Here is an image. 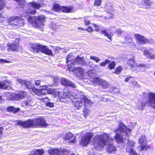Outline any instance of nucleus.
Wrapping results in <instances>:
<instances>
[{
  "instance_id": "4c0bfd02",
  "label": "nucleus",
  "mask_w": 155,
  "mask_h": 155,
  "mask_svg": "<svg viewBox=\"0 0 155 155\" xmlns=\"http://www.w3.org/2000/svg\"><path fill=\"white\" fill-rule=\"evenodd\" d=\"M75 64L74 62L68 64L67 67L68 70L70 71L74 72L75 70V68L74 67V66Z\"/></svg>"
},
{
  "instance_id": "e433bc0d",
  "label": "nucleus",
  "mask_w": 155,
  "mask_h": 155,
  "mask_svg": "<svg viewBox=\"0 0 155 155\" xmlns=\"http://www.w3.org/2000/svg\"><path fill=\"white\" fill-rule=\"evenodd\" d=\"M13 1L18 2V5L20 7L23 8L26 4L25 0H13Z\"/></svg>"
},
{
  "instance_id": "13d9d810",
  "label": "nucleus",
  "mask_w": 155,
  "mask_h": 155,
  "mask_svg": "<svg viewBox=\"0 0 155 155\" xmlns=\"http://www.w3.org/2000/svg\"><path fill=\"white\" fill-rule=\"evenodd\" d=\"M84 21V25L86 26H87L90 24L91 21L89 20L85 19Z\"/></svg>"
},
{
  "instance_id": "f03ea898",
  "label": "nucleus",
  "mask_w": 155,
  "mask_h": 155,
  "mask_svg": "<svg viewBox=\"0 0 155 155\" xmlns=\"http://www.w3.org/2000/svg\"><path fill=\"white\" fill-rule=\"evenodd\" d=\"M106 140L113 141V139L110 138L108 134L105 133L96 135L93 139V144L95 148L97 149L103 148L106 145Z\"/></svg>"
},
{
  "instance_id": "7ed1b4c3",
  "label": "nucleus",
  "mask_w": 155,
  "mask_h": 155,
  "mask_svg": "<svg viewBox=\"0 0 155 155\" xmlns=\"http://www.w3.org/2000/svg\"><path fill=\"white\" fill-rule=\"evenodd\" d=\"M30 48L34 52L38 53L40 52L48 55H53L51 50L45 45H41L38 43H35L31 44Z\"/></svg>"
},
{
  "instance_id": "39448f33",
  "label": "nucleus",
  "mask_w": 155,
  "mask_h": 155,
  "mask_svg": "<svg viewBox=\"0 0 155 155\" xmlns=\"http://www.w3.org/2000/svg\"><path fill=\"white\" fill-rule=\"evenodd\" d=\"M41 6L40 3H38L35 1L30 2L28 4L27 9L25 12L26 15H35L37 13L36 9H40Z\"/></svg>"
},
{
  "instance_id": "c03bdc74",
  "label": "nucleus",
  "mask_w": 155,
  "mask_h": 155,
  "mask_svg": "<svg viewBox=\"0 0 155 155\" xmlns=\"http://www.w3.org/2000/svg\"><path fill=\"white\" fill-rule=\"evenodd\" d=\"M78 71V72L80 74H82L84 73V70L82 68L80 67H76L75 68V70L74 72Z\"/></svg>"
},
{
  "instance_id": "a878e982",
  "label": "nucleus",
  "mask_w": 155,
  "mask_h": 155,
  "mask_svg": "<svg viewBox=\"0 0 155 155\" xmlns=\"http://www.w3.org/2000/svg\"><path fill=\"white\" fill-rule=\"evenodd\" d=\"M134 58V56L132 58L128 60L127 63V64L128 66L132 68H133L134 67L136 66Z\"/></svg>"
},
{
  "instance_id": "a18cd8bd",
  "label": "nucleus",
  "mask_w": 155,
  "mask_h": 155,
  "mask_svg": "<svg viewBox=\"0 0 155 155\" xmlns=\"http://www.w3.org/2000/svg\"><path fill=\"white\" fill-rule=\"evenodd\" d=\"M122 68L120 66H118L115 69L114 73H115L117 74H119L121 71H122Z\"/></svg>"
},
{
  "instance_id": "5fc2aeb1",
  "label": "nucleus",
  "mask_w": 155,
  "mask_h": 155,
  "mask_svg": "<svg viewBox=\"0 0 155 155\" xmlns=\"http://www.w3.org/2000/svg\"><path fill=\"white\" fill-rule=\"evenodd\" d=\"M53 81L54 83H58L59 81V78L58 76H54L52 77Z\"/></svg>"
},
{
  "instance_id": "393cba45",
  "label": "nucleus",
  "mask_w": 155,
  "mask_h": 155,
  "mask_svg": "<svg viewBox=\"0 0 155 155\" xmlns=\"http://www.w3.org/2000/svg\"><path fill=\"white\" fill-rule=\"evenodd\" d=\"M143 55L147 58L151 59H155V55L151 54L150 52L148 50H145L143 51Z\"/></svg>"
},
{
  "instance_id": "09e8293b",
  "label": "nucleus",
  "mask_w": 155,
  "mask_h": 155,
  "mask_svg": "<svg viewBox=\"0 0 155 155\" xmlns=\"http://www.w3.org/2000/svg\"><path fill=\"white\" fill-rule=\"evenodd\" d=\"M102 3V0H95L94 2V5L97 7L100 6Z\"/></svg>"
},
{
  "instance_id": "7c9ffc66",
  "label": "nucleus",
  "mask_w": 155,
  "mask_h": 155,
  "mask_svg": "<svg viewBox=\"0 0 155 155\" xmlns=\"http://www.w3.org/2000/svg\"><path fill=\"white\" fill-rule=\"evenodd\" d=\"M61 12L65 13H68L71 12L72 9V6H62Z\"/></svg>"
},
{
  "instance_id": "052dcab7",
  "label": "nucleus",
  "mask_w": 155,
  "mask_h": 155,
  "mask_svg": "<svg viewBox=\"0 0 155 155\" xmlns=\"http://www.w3.org/2000/svg\"><path fill=\"white\" fill-rule=\"evenodd\" d=\"M130 83L131 84L134 86H136L138 84L137 82L135 81L130 82Z\"/></svg>"
},
{
  "instance_id": "a211bd4d",
  "label": "nucleus",
  "mask_w": 155,
  "mask_h": 155,
  "mask_svg": "<svg viewBox=\"0 0 155 155\" xmlns=\"http://www.w3.org/2000/svg\"><path fill=\"white\" fill-rule=\"evenodd\" d=\"M117 150L116 147L113 144L110 143L109 144L107 147V151L109 154L114 153Z\"/></svg>"
},
{
  "instance_id": "864d4df0",
  "label": "nucleus",
  "mask_w": 155,
  "mask_h": 155,
  "mask_svg": "<svg viewBox=\"0 0 155 155\" xmlns=\"http://www.w3.org/2000/svg\"><path fill=\"white\" fill-rule=\"evenodd\" d=\"M85 31L88 32L89 33H91L93 31V30L92 27L91 26H88L86 29Z\"/></svg>"
},
{
  "instance_id": "680f3d73",
  "label": "nucleus",
  "mask_w": 155,
  "mask_h": 155,
  "mask_svg": "<svg viewBox=\"0 0 155 155\" xmlns=\"http://www.w3.org/2000/svg\"><path fill=\"white\" fill-rule=\"evenodd\" d=\"M70 56L69 55H68V57L66 58V63H68L69 61H70L72 60V59L70 58Z\"/></svg>"
},
{
  "instance_id": "f8f14e48",
  "label": "nucleus",
  "mask_w": 155,
  "mask_h": 155,
  "mask_svg": "<svg viewBox=\"0 0 155 155\" xmlns=\"http://www.w3.org/2000/svg\"><path fill=\"white\" fill-rule=\"evenodd\" d=\"M65 140H68L69 143H74L76 141V137L70 132L67 133L64 138Z\"/></svg>"
},
{
  "instance_id": "3c124183",
  "label": "nucleus",
  "mask_w": 155,
  "mask_h": 155,
  "mask_svg": "<svg viewBox=\"0 0 155 155\" xmlns=\"http://www.w3.org/2000/svg\"><path fill=\"white\" fill-rule=\"evenodd\" d=\"M123 31L120 28L117 29L116 30V33L118 36H119L122 35Z\"/></svg>"
},
{
  "instance_id": "79ce46f5",
  "label": "nucleus",
  "mask_w": 155,
  "mask_h": 155,
  "mask_svg": "<svg viewBox=\"0 0 155 155\" xmlns=\"http://www.w3.org/2000/svg\"><path fill=\"white\" fill-rule=\"evenodd\" d=\"M125 128L126 126L124 125H120L119 126L118 130L120 133H124L125 132Z\"/></svg>"
},
{
  "instance_id": "603ef678",
  "label": "nucleus",
  "mask_w": 155,
  "mask_h": 155,
  "mask_svg": "<svg viewBox=\"0 0 155 155\" xmlns=\"http://www.w3.org/2000/svg\"><path fill=\"white\" fill-rule=\"evenodd\" d=\"M92 25L94 26V27L95 28L94 31L97 32H99L100 31V28L97 25L95 24H94Z\"/></svg>"
},
{
  "instance_id": "69168bd1",
  "label": "nucleus",
  "mask_w": 155,
  "mask_h": 155,
  "mask_svg": "<svg viewBox=\"0 0 155 155\" xmlns=\"http://www.w3.org/2000/svg\"><path fill=\"white\" fill-rule=\"evenodd\" d=\"M3 127H0V138L1 137L3 134Z\"/></svg>"
},
{
  "instance_id": "f704fd0d",
  "label": "nucleus",
  "mask_w": 155,
  "mask_h": 155,
  "mask_svg": "<svg viewBox=\"0 0 155 155\" xmlns=\"http://www.w3.org/2000/svg\"><path fill=\"white\" fill-rule=\"evenodd\" d=\"M62 6H61L58 4H55L53 5L52 9L55 12H60L61 11Z\"/></svg>"
},
{
  "instance_id": "aec40b11",
  "label": "nucleus",
  "mask_w": 155,
  "mask_h": 155,
  "mask_svg": "<svg viewBox=\"0 0 155 155\" xmlns=\"http://www.w3.org/2000/svg\"><path fill=\"white\" fill-rule=\"evenodd\" d=\"M81 99L82 101V103L84 102V105L85 107H88L89 106H91L93 104L92 102L84 96H83L81 97Z\"/></svg>"
},
{
  "instance_id": "58836bf2",
  "label": "nucleus",
  "mask_w": 155,
  "mask_h": 155,
  "mask_svg": "<svg viewBox=\"0 0 155 155\" xmlns=\"http://www.w3.org/2000/svg\"><path fill=\"white\" fill-rule=\"evenodd\" d=\"M59 155H68L69 153V151L65 149H59Z\"/></svg>"
},
{
  "instance_id": "72a5a7b5",
  "label": "nucleus",
  "mask_w": 155,
  "mask_h": 155,
  "mask_svg": "<svg viewBox=\"0 0 155 155\" xmlns=\"http://www.w3.org/2000/svg\"><path fill=\"white\" fill-rule=\"evenodd\" d=\"M16 21L17 22H18V21H21V20L20 19V17L18 16H12L10 17L8 20V22L10 23H12V22L14 21Z\"/></svg>"
},
{
  "instance_id": "0e129e2a",
  "label": "nucleus",
  "mask_w": 155,
  "mask_h": 155,
  "mask_svg": "<svg viewBox=\"0 0 155 155\" xmlns=\"http://www.w3.org/2000/svg\"><path fill=\"white\" fill-rule=\"evenodd\" d=\"M20 19L21 20V21H18V22H17L18 23V24H17V25H18V26H21L22 25H23L24 23L23 22V21L22 20L21 18H20Z\"/></svg>"
},
{
  "instance_id": "4468645a",
  "label": "nucleus",
  "mask_w": 155,
  "mask_h": 155,
  "mask_svg": "<svg viewBox=\"0 0 155 155\" xmlns=\"http://www.w3.org/2000/svg\"><path fill=\"white\" fill-rule=\"evenodd\" d=\"M18 82L21 85H24L29 90L32 88L34 85L29 81H28L19 79H18Z\"/></svg>"
},
{
  "instance_id": "8fccbe9b",
  "label": "nucleus",
  "mask_w": 155,
  "mask_h": 155,
  "mask_svg": "<svg viewBox=\"0 0 155 155\" xmlns=\"http://www.w3.org/2000/svg\"><path fill=\"white\" fill-rule=\"evenodd\" d=\"M90 58L91 59L95 61L96 62H98L100 60V59L98 58V57L94 56H90Z\"/></svg>"
},
{
  "instance_id": "20e7f679",
  "label": "nucleus",
  "mask_w": 155,
  "mask_h": 155,
  "mask_svg": "<svg viewBox=\"0 0 155 155\" xmlns=\"http://www.w3.org/2000/svg\"><path fill=\"white\" fill-rule=\"evenodd\" d=\"M45 16L42 15L38 16H29L27 19L28 23L35 28H39L44 25V22L45 21Z\"/></svg>"
},
{
  "instance_id": "de8ad7c7",
  "label": "nucleus",
  "mask_w": 155,
  "mask_h": 155,
  "mask_svg": "<svg viewBox=\"0 0 155 155\" xmlns=\"http://www.w3.org/2000/svg\"><path fill=\"white\" fill-rule=\"evenodd\" d=\"M31 89L33 92L37 94H38L40 93V89H38L36 88L34 85L33 86V87Z\"/></svg>"
},
{
  "instance_id": "6ab92c4d",
  "label": "nucleus",
  "mask_w": 155,
  "mask_h": 155,
  "mask_svg": "<svg viewBox=\"0 0 155 155\" xmlns=\"http://www.w3.org/2000/svg\"><path fill=\"white\" fill-rule=\"evenodd\" d=\"M114 138L116 142L118 144H121L124 141L123 135L118 133L115 134L114 137Z\"/></svg>"
},
{
  "instance_id": "49530a36",
  "label": "nucleus",
  "mask_w": 155,
  "mask_h": 155,
  "mask_svg": "<svg viewBox=\"0 0 155 155\" xmlns=\"http://www.w3.org/2000/svg\"><path fill=\"white\" fill-rule=\"evenodd\" d=\"M141 145L140 151H142L144 150H147L148 148H150V147L149 145H147L146 144L143 145L142 144L140 145Z\"/></svg>"
},
{
  "instance_id": "774afa93",
  "label": "nucleus",
  "mask_w": 155,
  "mask_h": 155,
  "mask_svg": "<svg viewBox=\"0 0 155 155\" xmlns=\"http://www.w3.org/2000/svg\"><path fill=\"white\" fill-rule=\"evenodd\" d=\"M78 29L80 31H85V29L82 27H79L78 28Z\"/></svg>"
},
{
  "instance_id": "1a4fd4ad",
  "label": "nucleus",
  "mask_w": 155,
  "mask_h": 155,
  "mask_svg": "<svg viewBox=\"0 0 155 155\" xmlns=\"http://www.w3.org/2000/svg\"><path fill=\"white\" fill-rule=\"evenodd\" d=\"M108 63L107 68L110 70H112L114 69L116 65V64L115 61H110L108 59H106L104 61L100 63L99 65L101 66L104 67Z\"/></svg>"
},
{
  "instance_id": "2f4dec72",
  "label": "nucleus",
  "mask_w": 155,
  "mask_h": 155,
  "mask_svg": "<svg viewBox=\"0 0 155 155\" xmlns=\"http://www.w3.org/2000/svg\"><path fill=\"white\" fill-rule=\"evenodd\" d=\"M22 104L24 107H26L28 106H32L34 105L33 101L30 99L24 101L22 102Z\"/></svg>"
},
{
  "instance_id": "473e14b6",
  "label": "nucleus",
  "mask_w": 155,
  "mask_h": 155,
  "mask_svg": "<svg viewBox=\"0 0 155 155\" xmlns=\"http://www.w3.org/2000/svg\"><path fill=\"white\" fill-rule=\"evenodd\" d=\"M146 142V137L144 134H142L139 137L138 142L140 145L142 144L144 142Z\"/></svg>"
},
{
  "instance_id": "6e6d98bb",
  "label": "nucleus",
  "mask_w": 155,
  "mask_h": 155,
  "mask_svg": "<svg viewBox=\"0 0 155 155\" xmlns=\"http://www.w3.org/2000/svg\"><path fill=\"white\" fill-rule=\"evenodd\" d=\"M83 112L84 117H86L89 114V110L85 108L83 110Z\"/></svg>"
},
{
  "instance_id": "dca6fc26",
  "label": "nucleus",
  "mask_w": 155,
  "mask_h": 155,
  "mask_svg": "<svg viewBox=\"0 0 155 155\" xmlns=\"http://www.w3.org/2000/svg\"><path fill=\"white\" fill-rule=\"evenodd\" d=\"M40 93L44 95L50 94L51 88L48 87V86L43 85L40 87Z\"/></svg>"
},
{
  "instance_id": "c85d7f7f",
  "label": "nucleus",
  "mask_w": 155,
  "mask_h": 155,
  "mask_svg": "<svg viewBox=\"0 0 155 155\" xmlns=\"http://www.w3.org/2000/svg\"><path fill=\"white\" fill-rule=\"evenodd\" d=\"M58 149L50 148L48 150V153L50 155H59V150Z\"/></svg>"
},
{
  "instance_id": "a19ab883",
  "label": "nucleus",
  "mask_w": 155,
  "mask_h": 155,
  "mask_svg": "<svg viewBox=\"0 0 155 155\" xmlns=\"http://www.w3.org/2000/svg\"><path fill=\"white\" fill-rule=\"evenodd\" d=\"M5 5V0H0V12L4 9Z\"/></svg>"
},
{
  "instance_id": "4be33fe9",
  "label": "nucleus",
  "mask_w": 155,
  "mask_h": 155,
  "mask_svg": "<svg viewBox=\"0 0 155 155\" xmlns=\"http://www.w3.org/2000/svg\"><path fill=\"white\" fill-rule=\"evenodd\" d=\"M50 91V94H51L54 97H58L59 98V97H60V92L59 91L58 89L51 88Z\"/></svg>"
},
{
  "instance_id": "423d86ee",
  "label": "nucleus",
  "mask_w": 155,
  "mask_h": 155,
  "mask_svg": "<svg viewBox=\"0 0 155 155\" xmlns=\"http://www.w3.org/2000/svg\"><path fill=\"white\" fill-rule=\"evenodd\" d=\"M93 136V134L91 132L86 133L82 136L80 145L83 147H86L90 143L91 140Z\"/></svg>"
},
{
  "instance_id": "bb28decb",
  "label": "nucleus",
  "mask_w": 155,
  "mask_h": 155,
  "mask_svg": "<svg viewBox=\"0 0 155 155\" xmlns=\"http://www.w3.org/2000/svg\"><path fill=\"white\" fill-rule=\"evenodd\" d=\"M20 110V109L19 108H15L12 106H9L7 108V110L8 112L14 114L18 113Z\"/></svg>"
},
{
  "instance_id": "ea45409f",
  "label": "nucleus",
  "mask_w": 155,
  "mask_h": 155,
  "mask_svg": "<svg viewBox=\"0 0 155 155\" xmlns=\"http://www.w3.org/2000/svg\"><path fill=\"white\" fill-rule=\"evenodd\" d=\"M124 41L127 44L132 43L133 41V39L130 36H127L125 37Z\"/></svg>"
},
{
  "instance_id": "c756f323",
  "label": "nucleus",
  "mask_w": 155,
  "mask_h": 155,
  "mask_svg": "<svg viewBox=\"0 0 155 155\" xmlns=\"http://www.w3.org/2000/svg\"><path fill=\"white\" fill-rule=\"evenodd\" d=\"M141 4L145 8H147V6H149L150 8V6L153 3L150 0H142Z\"/></svg>"
},
{
  "instance_id": "e2e57ef3",
  "label": "nucleus",
  "mask_w": 155,
  "mask_h": 155,
  "mask_svg": "<svg viewBox=\"0 0 155 155\" xmlns=\"http://www.w3.org/2000/svg\"><path fill=\"white\" fill-rule=\"evenodd\" d=\"M133 78V77L131 76L125 78V79H124V81L125 82H127L129 81L130 79L132 78ZM133 78H134V77H133Z\"/></svg>"
},
{
  "instance_id": "9d476101",
  "label": "nucleus",
  "mask_w": 155,
  "mask_h": 155,
  "mask_svg": "<svg viewBox=\"0 0 155 155\" xmlns=\"http://www.w3.org/2000/svg\"><path fill=\"white\" fill-rule=\"evenodd\" d=\"M147 103L153 109H155V93L150 92L148 94Z\"/></svg>"
},
{
  "instance_id": "cd10ccee",
  "label": "nucleus",
  "mask_w": 155,
  "mask_h": 155,
  "mask_svg": "<svg viewBox=\"0 0 155 155\" xmlns=\"http://www.w3.org/2000/svg\"><path fill=\"white\" fill-rule=\"evenodd\" d=\"M83 104V103H82L81 97L80 98L79 100L75 101L74 103V106L77 110L81 108Z\"/></svg>"
},
{
  "instance_id": "b1692460",
  "label": "nucleus",
  "mask_w": 155,
  "mask_h": 155,
  "mask_svg": "<svg viewBox=\"0 0 155 155\" xmlns=\"http://www.w3.org/2000/svg\"><path fill=\"white\" fill-rule=\"evenodd\" d=\"M133 147H132L127 146L126 148V152H128L130 155H138L136 152V151L134 150V148Z\"/></svg>"
},
{
  "instance_id": "c9c22d12",
  "label": "nucleus",
  "mask_w": 155,
  "mask_h": 155,
  "mask_svg": "<svg viewBox=\"0 0 155 155\" xmlns=\"http://www.w3.org/2000/svg\"><path fill=\"white\" fill-rule=\"evenodd\" d=\"M44 153V150L43 149H38L36 150L32 155H43Z\"/></svg>"
},
{
  "instance_id": "bf43d9fd",
  "label": "nucleus",
  "mask_w": 155,
  "mask_h": 155,
  "mask_svg": "<svg viewBox=\"0 0 155 155\" xmlns=\"http://www.w3.org/2000/svg\"><path fill=\"white\" fill-rule=\"evenodd\" d=\"M41 81L40 80H36L35 81V84L36 86H39L40 85Z\"/></svg>"
},
{
  "instance_id": "0eeeda50",
  "label": "nucleus",
  "mask_w": 155,
  "mask_h": 155,
  "mask_svg": "<svg viewBox=\"0 0 155 155\" xmlns=\"http://www.w3.org/2000/svg\"><path fill=\"white\" fill-rule=\"evenodd\" d=\"M73 96L71 92H64L61 96L59 97L58 98L61 101L66 103L71 100Z\"/></svg>"
},
{
  "instance_id": "5701e85b",
  "label": "nucleus",
  "mask_w": 155,
  "mask_h": 155,
  "mask_svg": "<svg viewBox=\"0 0 155 155\" xmlns=\"http://www.w3.org/2000/svg\"><path fill=\"white\" fill-rule=\"evenodd\" d=\"M10 83L7 80L2 82L1 89L2 90L8 89L9 87H10Z\"/></svg>"
},
{
  "instance_id": "338daca9",
  "label": "nucleus",
  "mask_w": 155,
  "mask_h": 155,
  "mask_svg": "<svg viewBox=\"0 0 155 155\" xmlns=\"http://www.w3.org/2000/svg\"><path fill=\"white\" fill-rule=\"evenodd\" d=\"M2 15V14H0V22H2L4 21V18Z\"/></svg>"
},
{
  "instance_id": "412c9836",
  "label": "nucleus",
  "mask_w": 155,
  "mask_h": 155,
  "mask_svg": "<svg viewBox=\"0 0 155 155\" xmlns=\"http://www.w3.org/2000/svg\"><path fill=\"white\" fill-rule=\"evenodd\" d=\"M107 30L109 31V29H104L101 31V34L104 35L106 36L110 40H111L112 37L113 36V34L112 32H108Z\"/></svg>"
},
{
  "instance_id": "f3484780",
  "label": "nucleus",
  "mask_w": 155,
  "mask_h": 155,
  "mask_svg": "<svg viewBox=\"0 0 155 155\" xmlns=\"http://www.w3.org/2000/svg\"><path fill=\"white\" fill-rule=\"evenodd\" d=\"M84 59L83 57H80L79 55H78L74 59V62L75 64L83 66L86 64V62Z\"/></svg>"
},
{
  "instance_id": "4d7b16f0",
  "label": "nucleus",
  "mask_w": 155,
  "mask_h": 155,
  "mask_svg": "<svg viewBox=\"0 0 155 155\" xmlns=\"http://www.w3.org/2000/svg\"><path fill=\"white\" fill-rule=\"evenodd\" d=\"M54 104L51 102H47L46 104V105L49 107H54Z\"/></svg>"
},
{
  "instance_id": "f257e3e1",
  "label": "nucleus",
  "mask_w": 155,
  "mask_h": 155,
  "mask_svg": "<svg viewBox=\"0 0 155 155\" xmlns=\"http://www.w3.org/2000/svg\"><path fill=\"white\" fill-rule=\"evenodd\" d=\"M17 122L16 125H19L25 128L46 127L49 125L44 118L40 116L32 119H29L24 121L18 120Z\"/></svg>"
},
{
  "instance_id": "6e6552de",
  "label": "nucleus",
  "mask_w": 155,
  "mask_h": 155,
  "mask_svg": "<svg viewBox=\"0 0 155 155\" xmlns=\"http://www.w3.org/2000/svg\"><path fill=\"white\" fill-rule=\"evenodd\" d=\"M27 96V92L24 91L18 94L12 93L11 95V99L12 101H18L19 99L24 98Z\"/></svg>"
},
{
  "instance_id": "37998d69",
  "label": "nucleus",
  "mask_w": 155,
  "mask_h": 155,
  "mask_svg": "<svg viewBox=\"0 0 155 155\" xmlns=\"http://www.w3.org/2000/svg\"><path fill=\"white\" fill-rule=\"evenodd\" d=\"M127 146L134 147L135 145V142L133 140H129L128 139H127Z\"/></svg>"
},
{
  "instance_id": "ddd939ff",
  "label": "nucleus",
  "mask_w": 155,
  "mask_h": 155,
  "mask_svg": "<svg viewBox=\"0 0 155 155\" xmlns=\"http://www.w3.org/2000/svg\"><path fill=\"white\" fill-rule=\"evenodd\" d=\"M8 47L7 50L8 51L14 52L18 51L19 45L18 43H8L7 44Z\"/></svg>"
},
{
  "instance_id": "9b49d317",
  "label": "nucleus",
  "mask_w": 155,
  "mask_h": 155,
  "mask_svg": "<svg viewBox=\"0 0 155 155\" xmlns=\"http://www.w3.org/2000/svg\"><path fill=\"white\" fill-rule=\"evenodd\" d=\"M134 36L136 42H138L140 44L144 45L149 41V40L140 34H135Z\"/></svg>"
},
{
  "instance_id": "2eb2a0df",
  "label": "nucleus",
  "mask_w": 155,
  "mask_h": 155,
  "mask_svg": "<svg viewBox=\"0 0 155 155\" xmlns=\"http://www.w3.org/2000/svg\"><path fill=\"white\" fill-rule=\"evenodd\" d=\"M60 82L62 85L65 87H70L73 88H75V85L73 82L65 78H61Z\"/></svg>"
}]
</instances>
